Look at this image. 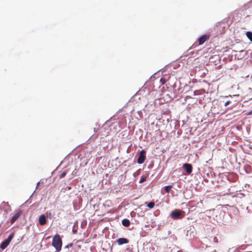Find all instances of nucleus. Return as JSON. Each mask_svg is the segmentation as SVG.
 <instances>
[{"instance_id":"nucleus-1","label":"nucleus","mask_w":252,"mask_h":252,"mask_svg":"<svg viewBox=\"0 0 252 252\" xmlns=\"http://www.w3.org/2000/svg\"><path fill=\"white\" fill-rule=\"evenodd\" d=\"M52 246L55 248L57 252H60L62 247V240L59 234H56L53 238Z\"/></svg>"},{"instance_id":"nucleus-2","label":"nucleus","mask_w":252,"mask_h":252,"mask_svg":"<svg viewBox=\"0 0 252 252\" xmlns=\"http://www.w3.org/2000/svg\"><path fill=\"white\" fill-rule=\"evenodd\" d=\"M184 214V212L180 210L175 209L170 213V217L174 220H178L182 218V214ZM184 216H183V217Z\"/></svg>"},{"instance_id":"nucleus-3","label":"nucleus","mask_w":252,"mask_h":252,"mask_svg":"<svg viewBox=\"0 0 252 252\" xmlns=\"http://www.w3.org/2000/svg\"><path fill=\"white\" fill-rule=\"evenodd\" d=\"M14 236V233H12L8 237L7 239L4 240L0 245V248L2 250L5 249L9 244L10 241Z\"/></svg>"},{"instance_id":"nucleus-4","label":"nucleus","mask_w":252,"mask_h":252,"mask_svg":"<svg viewBox=\"0 0 252 252\" xmlns=\"http://www.w3.org/2000/svg\"><path fill=\"white\" fill-rule=\"evenodd\" d=\"M145 158H146V152L144 150H142L140 153V155L137 159V162L139 164H142L144 162Z\"/></svg>"},{"instance_id":"nucleus-5","label":"nucleus","mask_w":252,"mask_h":252,"mask_svg":"<svg viewBox=\"0 0 252 252\" xmlns=\"http://www.w3.org/2000/svg\"><path fill=\"white\" fill-rule=\"evenodd\" d=\"M210 38V35L208 34H204L200 36L198 38L199 45L203 44L205 41L209 40Z\"/></svg>"},{"instance_id":"nucleus-6","label":"nucleus","mask_w":252,"mask_h":252,"mask_svg":"<svg viewBox=\"0 0 252 252\" xmlns=\"http://www.w3.org/2000/svg\"><path fill=\"white\" fill-rule=\"evenodd\" d=\"M183 167L185 169L187 173L188 174H190L192 171V167L190 164L189 163H185L183 165Z\"/></svg>"},{"instance_id":"nucleus-7","label":"nucleus","mask_w":252,"mask_h":252,"mask_svg":"<svg viewBox=\"0 0 252 252\" xmlns=\"http://www.w3.org/2000/svg\"><path fill=\"white\" fill-rule=\"evenodd\" d=\"M47 222L46 218L44 215H41L39 218V223L41 225H45Z\"/></svg>"},{"instance_id":"nucleus-8","label":"nucleus","mask_w":252,"mask_h":252,"mask_svg":"<svg viewBox=\"0 0 252 252\" xmlns=\"http://www.w3.org/2000/svg\"><path fill=\"white\" fill-rule=\"evenodd\" d=\"M117 242L118 245H122L124 244L128 243L129 241L127 239H126V238H119L117 240Z\"/></svg>"},{"instance_id":"nucleus-9","label":"nucleus","mask_w":252,"mask_h":252,"mask_svg":"<svg viewBox=\"0 0 252 252\" xmlns=\"http://www.w3.org/2000/svg\"><path fill=\"white\" fill-rule=\"evenodd\" d=\"M21 213L20 212H18L15 214L12 217L10 222L11 223H13L17 219L20 217Z\"/></svg>"},{"instance_id":"nucleus-10","label":"nucleus","mask_w":252,"mask_h":252,"mask_svg":"<svg viewBox=\"0 0 252 252\" xmlns=\"http://www.w3.org/2000/svg\"><path fill=\"white\" fill-rule=\"evenodd\" d=\"M122 223L124 226L127 227L130 224V221L127 219H124L122 221Z\"/></svg>"},{"instance_id":"nucleus-11","label":"nucleus","mask_w":252,"mask_h":252,"mask_svg":"<svg viewBox=\"0 0 252 252\" xmlns=\"http://www.w3.org/2000/svg\"><path fill=\"white\" fill-rule=\"evenodd\" d=\"M246 35L248 38L252 41V32H246Z\"/></svg>"},{"instance_id":"nucleus-12","label":"nucleus","mask_w":252,"mask_h":252,"mask_svg":"<svg viewBox=\"0 0 252 252\" xmlns=\"http://www.w3.org/2000/svg\"><path fill=\"white\" fill-rule=\"evenodd\" d=\"M155 205V203L154 202H151L147 204V207H148L150 209L154 208Z\"/></svg>"},{"instance_id":"nucleus-13","label":"nucleus","mask_w":252,"mask_h":252,"mask_svg":"<svg viewBox=\"0 0 252 252\" xmlns=\"http://www.w3.org/2000/svg\"><path fill=\"white\" fill-rule=\"evenodd\" d=\"M172 188V186H167L165 187L164 190L166 192H169L171 189Z\"/></svg>"},{"instance_id":"nucleus-14","label":"nucleus","mask_w":252,"mask_h":252,"mask_svg":"<svg viewBox=\"0 0 252 252\" xmlns=\"http://www.w3.org/2000/svg\"><path fill=\"white\" fill-rule=\"evenodd\" d=\"M146 180V177L142 176L141 177V179L140 180L139 183H142L144 182V181H145Z\"/></svg>"},{"instance_id":"nucleus-15","label":"nucleus","mask_w":252,"mask_h":252,"mask_svg":"<svg viewBox=\"0 0 252 252\" xmlns=\"http://www.w3.org/2000/svg\"><path fill=\"white\" fill-rule=\"evenodd\" d=\"M66 174V171H63L60 175V178H63L65 177V176Z\"/></svg>"},{"instance_id":"nucleus-16","label":"nucleus","mask_w":252,"mask_h":252,"mask_svg":"<svg viewBox=\"0 0 252 252\" xmlns=\"http://www.w3.org/2000/svg\"><path fill=\"white\" fill-rule=\"evenodd\" d=\"M160 81L162 83V84H164L166 82V80L165 79L161 78L160 80Z\"/></svg>"},{"instance_id":"nucleus-17","label":"nucleus","mask_w":252,"mask_h":252,"mask_svg":"<svg viewBox=\"0 0 252 252\" xmlns=\"http://www.w3.org/2000/svg\"><path fill=\"white\" fill-rule=\"evenodd\" d=\"M72 245H73L72 243H70V244H68L67 245H66L65 248H68L69 247H72Z\"/></svg>"},{"instance_id":"nucleus-18","label":"nucleus","mask_w":252,"mask_h":252,"mask_svg":"<svg viewBox=\"0 0 252 252\" xmlns=\"http://www.w3.org/2000/svg\"><path fill=\"white\" fill-rule=\"evenodd\" d=\"M230 102H230V101H229V100H228V101H226V102H225V103H224V106H227L229 104H230Z\"/></svg>"},{"instance_id":"nucleus-19","label":"nucleus","mask_w":252,"mask_h":252,"mask_svg":"<svg viewBox=\"0 0 252 252\" xmlns=\"http://www.w3.org/2000/svg\"><path fill=\"white\" fill-rule=\"evenodd\" d=\"M213 239H214V241L215 243H218V239H217V238L216 237H215Z\"/></svg>"},{"instance_id":"nucleus-20","label":"nucleus","mask_w":252,"mask_h":252,"mask_svg":"<svg viewBox=\"0 0 252 252\" xmlns=\"http://www.w3.org/2000/svg\"><path fill=\"white\" fill-rule=\"evenodd\" d=\"M252 114V110L247 113V115H250Z\"/></svg>"},{"instance_id":"nucleus-21","label":"nucleus","mask_w":252,"mask_h":252,"mask_svg":"<svg viewBox=\"0 0 252 252\" xmlns=\"http://www.w3.org/2000/svg\"><path fill=\"white\" fill-rule=\"evenodd\" d=\"M108 133H109V132H106V134H103V135H104L105 136H106L107 135H108Z\"/></svg>"},{"instance_id":"nucleus-22","label":"nucleus","mask_w":252,"mask_h":252,"mask_svg":"<svg viewBox=\"0 0 252 252\" xmlns=\"http://www.w3.org/2000/svg\"><path fill=\"white\" fill-rule=\"evenodd\" d=\"M103 130H105V128L101 129V131H100V132H102V131H103Z\"/></svg>"},{"instance_id":"nucleus-23","label":"nucleus","mask_w":252,"mask_h":252,"mask_svg":"<svg viewBox=\"0 0 252 252\" xmlns=\"http://www.w3.org/2000/svg\"><path fill=\"white\" fill-rule=\"evenodd\" d=\"M240 52H244V50H242V51H241Z\"/></svg>"}]
</instances>
